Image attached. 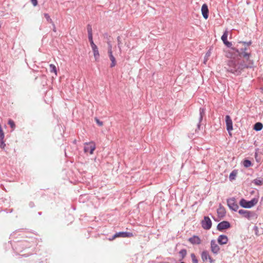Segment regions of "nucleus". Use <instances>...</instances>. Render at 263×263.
Listing matches in <instances>:
<instances>
[{"mask_svg":"<svg viewBox=\"0 0 263 263\" xmlns=\"http://www.w3.org/2000/svg\"><path fill=\"white\" fill-rule=\"evenodd\" d=\"M253 64V61H249L248 64H243L242 62L231 60L228 61L227 67L225 68L227 71L235 75H239L244 68L251 67Z\"/></svg>","mask_w":263,"mask_h":263,"instance_id":"1","label":"nucleus"},{"mask_svg":"<svg viewBox=\"0 0 263 263\" xmlns=\"http://www.w3.org/2000/svg\"><path fill=\"white\" fill-rule=\"evenodd\" d=\"M258 200L256 198H253L250 201H247L245 199H241L239 202L240 206L245 208H251L257 204Z\"/></svg>","mask_w":263,"mask_h":263,"instance_id":"2","label":"nucleus"},{"mask_svg":"<svg viewBox=\"0 0 263 263\" xmlns=\"http://www.w3.org/2000/svg\"><path fill=\"white\" fill-rule=\"evenodd\" d=\"M84 151L85 153H89L90 155L93 154L96 149V144L94 142L90 141L84 143Z\"/></svg>","mask_w":263,"mask_h":263,"instance_id":"3","label":"nucleus"},{"mask_svg":"<svg viewBox=\"0 0 263 263\" xmlns=\"http://www.w3.org/2000/svg\"><path fill=\"white\" fill-rule=\"evenodd\" d=\"M201 225L203 229L205 230H209L212 227V221L208 216H205L204 219L201 221Z\"/></svg>","mask_w":263,"mask_h":263,"instance_id":"4","label":"nucleus"},{"mask_svg":"<svg viewBox=\"0 0 263 263\" xmlns=\"http://www.w3.org/2000/svg\"><path fill=\"white\" fill-rule=\"evenodd\" d=\"M210 249L211 252L215 255L219 253L220 249L219 246L214 239H212L210 242Z\"/></svg>","mask_w":263,"mask_h":263,"instance_id":"5","label":"nucleus"},{"mask_svg":"<svg viewBox=\"0 0 263 263\" xmlns=\"http://www.w3.org/2000/svg\"><path fill=\"white\" fill-rule=\"evenodd\" d=\"M227 204L229 208L234 211H236L238 209V205L234 198H231L227 200Z\"/></svg>","mask_w":263,"mask_h":263,"instance_id":"6","label":"nucleus"},{"mask_svg":"<svg viewBox=\"0 0 263 263\" xmlns=\"http://www.w3.org/2000/svg\"><path fill=\"white\" fill-rule=\"evenodd\" d=\"M201 257L203 262L209 260L210 263H214L215 260L211 256L207 251H203L201 254Z\"/></svg>","mask_w":263,"mask_h":263,"instance_id":"7","label":"nucleus"},{"mask_svg":"<svg viewBox=\"0 0 263 263\" xmlns=\"http://www.w3.org/2000/svg\"><path fill=\"white\" fill-rule=\"evenodd\" d=\"M134 236V234L130 232H118L116 233L112 238L109 239V240H113L117 237H132Z\"/></svg>","mask_w":263,"mask_h":263,"instance_id":"8","label":"nucleus"},{"mask_svg":"<svg viewBox=\"0 0 263 263\" xmlns=\"http://www.w3.org/2000/svg\"><path fill=\"white\" fill-rule=\"evenodd\" d=\"M231 227V224L227 221H223L219 223L217 226V229L219 231H222L224 230L228 229Z\"/></svg>","mask_w":263,"mask_h":263,"instance_id":"9","label":"nucleus"},{"mask_svg":"<svg viewBox=\"0 0 263 263\" xmlns=\"http://www.w3.org/2000/svg\"><path fill=\"white\" fill-rule=\"evenodd\" d=\"M226 123L227 126V129L229 134L231 135V131L233 130V122L231 117L229 115L226 116Z\"/></svg>","mask_w":263,"mask_h":263,"instance_id":"10","label":"nucleus"},{"mask_svg":"<svg viewBox=\"0 0 263 263\" xmlns=\"http://www.w3.org/2000/svg\"><path fill=\"white\" fill-rule=\"evenodd\" d=\"M232 49L234 50H235L236 52L238 53L240 57H242L245 59L246 62H245V61H243L242 62V63H243V64H248V62L249 61H251V60H250V53H248V52H246L245 51H243V52H242L241 53H239L238 49H236L235 48H232Z\"/></svg>","mask_w":263,"mask_h":263,"instance_id":"11","label":"nucleus"},{"mask_svg":"<svg viewBox=\"0 0 263 263\" xmlns=\"http://www.w3.org/2000/svg\"><path fill=\"white\" fill-rule=\"evenodd\" d=\"M232 49L234 50H235L236 52L238 53L240 57H242L245 59L246 62H245V61H243L242 62V63H243V64H248V62L249 61H251V60H250V53H248V52H246L245 51H243V52H242L241 53H239L238 49H236L235 48H232Z\"/></svg>","mask_w":263,"mask_h":263,"instance_id":"12","label":"nucleus"},{"mask_svg":"<svg viewBox=\"0 0 263 263\" xmlns=\"http://www.w3.org/2000/svg\"><path fill=\"white\" fill-rule=\"evenodd\" d=\"M228 31L226 30L223 33L221 36V40L223 42L224 44L228 47H230L232 46V43L227 40L228 36Z\"/></svg>","mask_w":263,"mask_h":263,"instance_id":"13","label":"nucleus"},{"mask_svg":"<svg viewBox=\"0 0 263 263\" xmlns=\"http://www.w3.org/2000/svg\"><path fill=\"white\" fill-rule=\"evenodd\" d=\"M228 241V237L225 235H220L217 238V242L220 245H226Z\"/></svg>","mask_w":263,"mask_h":263,"instance_id":"14","label":"nucleus"},{"mask_svg":"<svg viewBox=\"0 0 263 263\" xmlns=\"http://www.w3.org/2000/svg\"><path fill=\"white\" fill-rule=\"evenodd\" d=\"M239 214L241 215L243 217L250 219L252 216V213L250 211L245 210H240L238 211Z\"/></svg>","mask_w":263,"mask_h":263,"instance_id":"15","label":"nucleus"},{"mask_svg":"<svg viewBox=\"0 0 263 263\" xmlns=\"http://www.w3.org/2000/svg\"><path fill=\"white\" fill-rule=\"evenodd\" d=\"M189 241L193 245H200L201 243L200 238L196 235L190 238Z\"/></svg>","mask_w":263,"mask_h":263,"instance_id":"16","label":"nucleus"},{"mask_svg":"<svg viewBox=\"0 0 263 263\" xmlns=\"http://www.w3.org/2000/svg\"><path fill=\"white\" fill-rule=\"evenodd\" d=\"M201 12L203 17L206 20L209 17V9L206 4H204L202 6Z\"/></svg>","mask_w":263,"mask_h":263,"instance_id":"17","label":"nucleus"},{"mask_svg":"<svg viewBox=\"0 0 263 263\" xmlns=\"http://www.w3.org/2000/svg\"><path fill=\"white\" fill-rule=\"evenodd\" d=\"M91 47L93 52V56L95 57V60L97 61H98V59L100 57V54L98 47L96 44H93L92 45H91Z\"/></svg>","mask_w":263,"mask_h":263,"instance_id":"18","label":"nucleus"},{"mask_svg":"<svg viewBox=\"0 0 263 263\" xmlns=\"http://www.w3.org/2000/svg\"><path fill=\"white\" fill-rule=\"evenodd\" d=\"M108 54L109 59H110V61H111V63L110 64V67H114L116 65V61L115 58L113 55L112 51L110 50L109 52H108Z\"/></svg>","mask_w":263,"mask_h":263,"instance_id":"19","label":"nucleus"},{"mask_svg":"<svg viewBox=\"0 0 263 263\" xmlns=\"http://www.w3.org/2000/svg\"><path fill=\"white\" fill-rule=\"evenodd\" d=\"M217 214L219 217H224L226 214L225 209L223 207L220 206L217 209Z\"/></svg>","mask_w":263,"mask_h":263,"instance_id":"20","label":"nucleus"},{"mask_svg":"<svg viewBox=\"0 0 263 263\" xmlns=\"http://www.w3.org/2000/svg\"><path fill=\"white\" fill-rule=\"evenodd\" d=\"M238 174V171L234 170H233L230 174L229 176V179L231 181L234 180L235 179L236 177L237 176Z\"/></svg>","mask_w":263,"mask_h":263,"instance_id":"21","label":"nucleus"},{"mask_svg":"<svg viewBox=\"0 0 263 263\" xmlns=\"http://www.w3.org/2000/svg\"><path fill=\"white\" fill-rule=\"evenodd\" d=\"M263 127L262 124L260 122H257L254 125L253 129L256 131H260Z\"/></svg>","mask_w":263,"mask_h":263,"instance_id":"22","label":"nucleus"},{"mask_svg":"<svg viewBox=\"0 0 263 263\" xmlns=\"http://www.w3.org/2000/svg\"><path fill=\"white\" fill-rule=\"evenodd\" d=\"M253 182L256 185L263 184V178H256L253 181Z\"/></svg>","mask_w":263,"mask_h":263,"instance_id":"23","label":"nucleus"},{"mask_svg":"<svg viewBox=\"0 0 263 263\" xmlns=\"http://www.w3.org/2000/svg\"><path fill=\"white\" fill-rule=\"evenodd\" d=\"M49 67L50 72H53L55 75H57V71L55 66L53 64H50Z\"/></svg>","mask_w":263,"mask_h":263,"instance_id":"24","label":"nucleus"},{"mask_svg":"<svg viewBox=\"0 0 263 263\" xmlns=\"http://www.w3.org/2000/svg\"><path fill=\"white\" fill-rule=\"evenodd\" d=\"M44 16L49 23L53 24V22L52 19L50 18L49 15L48 13H44Z\"/></svg>","mask_w":263,"mask_h":263,"instance_id":"25","label":"nucleus"},{"mask_svg":"<svg viewBox=\"0 0 263 263\" xmlns=\"http://www.w3.org/2000/svg\"><path fill=\"white\" fill-rule=\"evenodd\" d=\"M191 257L193 263H198V260L194 253H192L191 254Z\"/></svg>","mask_w":263,"mask_h":263,"instance_id":"26","label":"nucleus"},{"mask_svg":"<svg viewBox=\"0 0 263 263\" xmlns=\"http://www.w3.org/2000/svg\"><path fill=\"white\" fill-rule=\"evenodd\" d=\"M243 164L245 167H250V166H251L252 163H251V162L250 160H245L243 162Z\"/></svg>","mask_w":263,"mask_h":263,"instance_id":"27","label":"nucleus"},{"mask_svg":"<svg viewBox=\"0 0 263 263\" xmlns=\"http://www.w3.org/2000/svg\"><path fill=\"white\" fill-rule=\"evenodd\" d=\"M8 124L11 126L13 130L14 129L15 125L13 120L9 119L8 121Z\"/></svg>","mask_w":263,"mask_h":263,"instance_id":"28","label":"nucleus"},{"mask_svg":"<svg viewBox=\"0 0 263 263\" xmlns=\"http://www.w3.org/2000/svg\"><path fill=\"white\" fill-rule=\"evenodd\" d=\"M6 146V144L5 143L4 139L2 140L0 139V147L4 149Z\"/></svg>","mask_w":263,"mask_h":263,"instance_id":"29","label":"nucleus"},{"mask_svg":"<svg viewBox=\"0 0 263 263\" xmlns=\"http://www.w3.org/2000/svg\"><path fill=\"white\" fill-rule=\"evenodd\" d=\"M186 253H187V252L185 249H182V250H180L179 252V254L180 255H181L182 258H184L186 256Z\"/></svg>","mask_w":263,"mask_h":263,"instance_id":"30","label":"nucleus"},{"mask_svg":"<svg viewBox=\"0 0 263 263\" xmlns=\"http://www.w3.org/2000/svg\"><path fill=\"white\" fill-rule=\"evenodd\" d=\"M4 132L2 129L1 124H0V139L2 140L3 139H4Z\"/></svg>","mask_w":263,"mask_h":263,"instance_id":"31","label":"nucleus"},{"mask_svg":"<svg viewBox=\"0 0 263 263\" xmlns=\"http://www.w3.org/2000/svg\"><path fill=\"white\" fill-rule=\"evenodd\" d=\"M88 35L92 34L91 26L90 25H88L87 26Z\"/></svg>","mask_w":263,"mask_h":263,"instance_id":"32","label":"nucleus"},{"mask_svg":"<svg viewBox=\"0 0 263 263\" xmlns=\"http://www.w3.org/2000/svg\"><path fill=\"white\" fill-rule=\"evenodd\" d=\"M88 39L90 42V46L95 44L92 40V34L88 35Z\"/></svg>","mask_w":263,"mask_h":263,"instance_id":"33","label":"nucleus"},{"mask_svg":"<svg viewBox=\"0 0 263 263\" xmlns=\"http://www.w3.org/2000/svg\"><path fill=\"white\" fill-rule=\"evenodd\" d=\"M95 120H96V121L97 123L99 126H102L103 125V122H102V121H100L99 119H97V118H96V119H95Z\"/></svg>","mask_w":263,"mask_h":263,"instance_id":"34","label":"nucleus"},{"mask_svg":"<svg viewBox=\"0 0 263 263\" xmlns=\"http://www.w3.org/2000/svg\"><path fill=\"white\" fill-rule=\"evenodd\" d=\"M33 6H36L37 5V0H30Z\"/></svg>","mask_w":263,"mask_h":263,"instance_id":"35","label":"nucleus"},{"mask_svg":"<svg viewBox=\"0 0 263 263\" xmlns=\"http://www.w3.org/2000/svg\"><path fill=\"white\" fill-rule=\"evenodd\" d=\"M112 51V46L110 44H108V52H109V51Z\"/></svg>","mask_w":263,"mask_h":263,"instance_id":"36","label":"nucleus"},{"mask_svg":"<svg viewBox=\"0 0 263 263\" xmlns=\"http://www.w3.org/2000/svg\"><path fill=\"white\" fill-rule=\"evenodd\" d=\"M117 40H118V45H119L121 44V41H120V36L118 37Z\"/></svg>","mask_w":263,"mask_h":263,"instance_id":"37","label":"nucleus"},{"mask_svg":"<svg viewBox=\"0 0 263 263\" xmlns=\"http://www.w3.org/2000/svg\"><path fill=\"white\" fill-rule=\"evenodd\" d=\"M210 52H209H209H208V53H206V55H207L208 57L210 56Z\"/></svg>","mask_w":263,"mask_h":263,"instance_id":"38","label":"nucleus"},{"mask_svg":"<svg viewBox=\"0 0 263 263\" xmlns=\"http://www.w3.org/2000/svg\"><path fill=\"white\" fill-rule=\"evenodd\" d=\"M226 56H227L228 58H230V57H230V56H229L228 54H227V55H226Z\"/></svg>","mask_w":263,"mask_h":263,"instance_id":"39","label":"nucleus"},{"mask_svg":"<svg viewBox=\"0 0 263 263\" xmlns=\"http://www.w3.org/2000/svg\"><path fill=\"white\" fill-rule=\"evenodd\" d=\"M53 31H54V32H55V31H56V30H55V28L53 29Z\"/></svg>","mask_w":263,"mask_h":263,"instance_id":"40","label":"nucleus"},{"mask_svg":"<svg viewBox=\"0 0 263 263\" xmlns=\"http://www.w3.org/2000/svg\"><path fill=\"white\" fill-rule=\"evenodd\" d=\"M251 44V42L249 43H248V45H250Z\"/></svg>","mask_w":263,"mask_h":263,"instance_id":"41","label":"nucleus"}]
</instances>
